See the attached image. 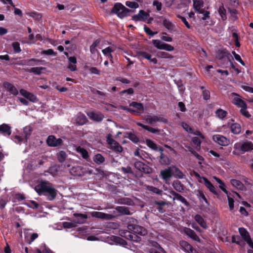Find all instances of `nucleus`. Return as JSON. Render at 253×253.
Segmentation results:
<instances>
[{"label": "nucleus", "mask_w": 253, "mask_h": 253, "mask_svg": "<svg viewBox=\"0 0 253 253\" xmlns=\"http://www.w3.org/2000/svg\"><path fill=\"white\" fill-rule=\"evenodd\" d=\"M36 191L39 195H43L47 196L48 200L51 201L56 196V190L52 185L46 181H41L35 187Z\"/></svg>", "instance_id": "nucleus-1"}, {"label": "nucleus", "mask_w": 253, "mask_h": 253, "mask_svg": "<svg viewBox=\"0 0 253 253\" xmlns=\"http://www.w3.org/2000/svg\"><path fill=\"white\" fill-rule=\"evenodd\" d=\"M127 230H120V234L128 239L133 240V235L131 234L133 233L134 234L144 236L145 235L147 231L146 229L142 226H139L135 224H128L127 226Z\"/></svg>", "instance_id": "nucleus-2"}, {"label": "nucleus", "mask_w": 253, "mask_h": 253, "mask_svg": "<svg viewBox=\"0 0 253 253\" xmlns=\"http://www.w3.org/2000/svg\"><path fill=\"white\" fill-rule=\"evenodd\" d=\"M111 11L116 14L121 18H124L127 15L129 10L122 3L118 2L115 4Z\"/></svg>", "instance_id": "nucleus-3"}, {"label": "nucleus", "mask_w": 253, "mask_h": 253, "mask_svg": "<svg viewBox=\"0 0 253 253\" xmlns=\"http://www.w3.org/2000/svg\"><path fill=\"white\" fill-rule=\"evenodd\" d=\"M253 148V145L251 142H238L234 145V149L240 152L244 153Z\"/></svg>", "instance_id": "nucleus-4"}, {"label": "nucleus", "mask_w": 253, "mask_h": 253, "mask_svg": "<svg viewBox=\"0 0 253 253\" xmlns=\"http://www.w3.org/2000/svg\"><path fill=\"white\" fill-rule=\"evenodd\" d=\"M152 43L155 47L160 50H165L168 51H172L174 49L173 46L165 43L160 40H153Z\"/></svg>", "instance_id": "nucleus-5"}, {"label": "nucleus", "mask_w": 253, "mask_h": 253, "mask_svg": "<svg viewBox=\"0 0 253 253\" xmlns=\"http://www.w3.org/2000/svg\"><path fill=\"white\" fill-rule=\"evenodd\" d=\"M111 136L110 134H109L107 137V142L109 145V148L117 152H122L123 151V147L118 142L113 139Z\"/></svg>", "instance_id": "nucleus-6"}, {"label": "nucleus", "mask_w": 253, "mask_h": 253, "mask_svg": "<svg viewBox=\"0 0 253 253\" xmlns=\"http://www.w3.org/2000/svg\"><path fill=\"white\" fill-rule=\"evenodd\" d=\"M212 139L214 142L220 146H226L230 143V140L229 139L220 134L213 135Z\"/></svg>", "instance_id": "nucleus-7"}, {"label": "nucleus", "mask_w": 253, "mask_h": 253, "mask_svg": "<svg viewBox=\"0 0 253 253\" xmlns=\"http://www.w3.org/2000/svg\"><path fill=\"white\" fill-rule=\"evenodd\" d=\"M144 120L148 124L152 125L157 122L167 123V121L161 116L147 115L144 117Z\"/></svg>", "instance_id": "nucleus-8"}, {"label": "nucleus", "mask_w": 253, "mask_h": 253, "mask_svg": "<svg viewBox=\"0 0 253 253\" xmlns=\"http://www.w3.org/2000/svg\"><path fill=\"white\" fill-rule=\"evenodd\" d=\"M239 232L244 241L248 244L249 247H253V242L247 230L244 228H239Z\"/></svg>", "instance_id": "nucleus-9"}, {"label": "nucleus", "mask_w": 253, "mask_h": 253, "mask_svg": "<svg viewBox=\"0 0 253 253\" xmlns=\"http://www.w3.org/2000/svg\"><path fill=\"white\" fill-rule=\"evenodd\" d=\"M181 249L186 253H199L193 247L185 241H181L179 242Z\"/></svg>", "instance_id": "nucleus-10"}, {"label": "nucleus", "mask_w": 253, "mask_h": 253, "mask_svg": "<svg viewBox=\"0 0 253 253\" xmlns=\"http://www.w3.org/2000/svg\"><path fill=\"white\" fill-rule=\"evenodd\" d=\"M149 17V14L143 10H140L137 14L132 16V19L136 22L139 21H146Z\"/></svg>", "instance_id": "nucleus-11"}, {"label": "nucleus", "mask_w": 253, "mask_h": 253, "mask_svg": "<svg viewBox=\"0 0 253 253\" xmlns=\"http://www.w3.org/2000/svg\"><path fill=\"white\" fill-rule=\"evenodd\" d=\"M90 214L92 217L103 219L110 220L114 217V216L112 214H107L100 211H92Z\"/></svg>", "instance_id": "nucleus-12"}, {"label": "nucleus", "mask_w": 253, "mask_h": 253, "mask_svg": "<svg viewBox=\"0 0 253 253\" xmlns=\"http://www.w3.org/2000/svg\"><path fill=\"white\" fill-rule=\"evenodd\" d=\"M46 143L49 146L55 147L61 144L62 140L60 138L57 139L53 135H50L47 138Z\"/></svg>", "instance_id": "nucleus-13"}, {"label": "nucleus", "mask_w": 253, "mask_h": 253, "mask_svg": "<svg viewBox=\"0 0 253 253\" xmlns=\"http://www.w3.org/2000/svg\"><path fill=\"white\" fill-rule=\"evenodd\" d=\"M20 93L26 99L32 102L38 101V98L35 95L24 89L20 90Z\"/></svg>", "instance_id": "nucleus-14"}, {"label": "nucleus", "mask_w": 253, "mask_h": 253, "mask_svg": "<svg viewBox=\"0 0 253 253\" xmlns=\"http://www.w3.org/2000/svg\"><path fill=\"white\" fill-rule=\"evenodd\" d=\"M87 115L91 120L97 122H101L104 118L103 115L100 112H88Z\"/></svg>", "instance_id": "nucleus-15"}, {"label": "nucleus", "mask_w": 253, "mask_h": 253, "mask_svg": "<svg viewBox=\"0 0 253 253\" xmlns=\"http://www.w3.org/2000/svg\"><path fill=\"white\" fill-rule=\"evenodd\" d=\"M3 86L10 94L13 95H17L18 94V89L12 84L8 82H5L3 83Z\"/></svg>", "instance_id": "nucleus-16"}, {"label": "nucleus", "mask_w": 253, "mask_h": 253, "mask_svg": "<svg viewBox=\"0 0 253 253\" xmlns=\"http://www.w3.org/2000/svg\"><path fill=\"white\" fill-rule=\"evenodd\" d=\"M73 215L76 218L74 222L76 225L84 223L87 218V215L86 214L75 213Z\"/></svg>", "instance_id": "nucleus-17"}, {"label": "nucleus", "mask_w": 253, "mask_h": 253, "mask_svg": "<svg viewBox=\"0 0 253 253\" xmlns=\"http://www.w3.org/2000/svg\"><path fill=\"white\" fill-rule=\"evenodd\" d=\"M202 182L204 183L206 187L213 194L218 195V194L216 190L215 187L212 185V184L206 177H202Z\"/></svg>", "instance_id": "nucleus-18"}, {"label": "nucleus", "mask_w": 253, "mask_h": 253, "mask_svg": "<svg viewBox=\"0 0 253 253\" xmlns=\"http://www.w3.org/2000/svg\"><path fill=\"white\" fill-rule=\"evenodd\" d=\"M160 175L162 178L167 182V181L172 176L171 167L162 170L160 172Z\"/></svg>", "instance_id": "nucleus-19"}, {"label": "nucleus", "mask_w": 253, "mask_h": 253, "mask_svg": "<svg viewBox=\"0 0 253 253\" xmlns=\"http://www.w3.org/2000/svg\"><path fill=\"white\" fill-rule=\"evenodd\" d=\"M145 143L149 148L153 150L160 151L161 153H162L163 151V149L162 147H158L157 145L151 139H147L145 141Z\"/></svg>", "instance_id": "nucleus-20"}, {"label": "nucleus", "mask_w": 253, "mask_h": 253, "mask_svg": "<svg viewBox=\"0 0 253 253\" xmlns=\"http://www.w3.org/2000/svg\"><path fill=\"white\" fill-rule=\"evenodd\" d=\"M172 169V176L175 178L179 179H183L185 177V175L183 174L177 167L175 166H171Z\"/></svg>", "instance_id": "nucleus-21"}, {"label": "nucleus", "mask_w": 253, "mask_h": 253, "mask_svg": "<svg viewBox=\"0 0 253 253\" xmlns=\"http://www.w3.org/2000/svg\"><path fill=\"white\" fill-rule=\"evenodd\" d=\"M169 193L174 196L172 199L173 201L177 200L183 203L185 206L188 205V203L187 200L180 194L176 193L172 190H169Z\"/></svg>", "instance_id": "nucleus-22"}, {"label": "nucleus", "mask_w": 253, "mask_h": 253, "mask_svg": "<svg viewBox=\"0 0 253 253\" xmlns=\"http://www.w3.org/2000/svg\"><path fill=\"white\" fill-rule=\"evenodd\" d=\"M134 167L141 172L148 173V167L143 163L140 161H136L134 164Z\"/></svg>", "instance_id": "nucleus-23"}, {"label": "nucleus", "mask_w": 253, "mask_h": 253, "mask_svg": "<svg viewBox=\"0 0 253 253\" xmlns=\"http://www.w3.org/2000/svg\"><path fill=\"white\" fill-rule=\"evenodd\" d=\"M204 6V2L202 0H193V7L198 13H204V9L202 8Z\"/></svg>", "instance_id": "nucleus-24"}, {"label": "nucleus", "mask_w": 253, "mask_h": 253, "mask_svg": "<svg viewBox=\"0 0 253 253\" xmlns=\"http://www.w3.org/2000/svg\"><path fill=\"white\" fill-rule=\"evenodd\" d=\"M184 233L188 236L189 237H190L191 239L194 240V241H197L200 242V239L199 237L197 236V235L196 234V233L192 230V229L188 228H185L184 229Z\"/></svg>", "instance_id": "nucleus-25"}, {"label": "nucleus", "mask_w": 253, "mask_h": 253, "mask_svg": "<svg viewBox=\"0 0 253 253\" xmlns=\"http://www.w3.org/2000/svg\"><path fill=\"white\" fill-rule=\"evenodd\" d=\"M0 133L9 136L11 133V128L8 125L3 124L0 125Z\"/></svg>", "instance_id": "nucleus-26"}, {"label": "nucleus", "mask_w": 253, "mask_h": 253, "mask_svg": "<svg viewBox=\"0 0 253 253\" xmlns=\"http://www.w3.org/2000/svg\"><path fill=\"white\" fill-rule=\"evenodd\" d=\"M138 55L143 58L149 60L150 62L153 63L154 64L157 63V59L156 58H152V55L146 51H140L138 52Z\"/></svg>", "instance_id": "nucleus-27"}, {"label": "nucleus", "mask_w": 253, "mask_h": 253, "mask_svg": "<svg viewBox=\"0 0 253 253\" xmlns=\"http://www.w3.org/2000/svg\"><path fill=\"white\" fill-rule=\"evenodd\" d=\"M129 105L130 106L133 107L136 109V110H135L136 112L134 113H136L137 114H141L144 110L143 105L141 103H138L137 102L133 101L130 103Z\"/></svg>", "instance_id": "nucleus-28"}, {"label": "nucleus", "mask_w": 253, "mask_h": 253, "mask_svg": "<svg viewBox=\"0 0 253 253\" xmlns=\"http://www.w3.org/2000/svg\"><path fill=\"white\" fill-rule=\"evenodd\" d=\"M231 131L234 134H239L241 131V126L240 124L235 123L229 125Z\"/></svg>", "instance_id": "nucleus-29"}, {"label": "nucleus", "mask_w": 253, "mask_h": 253, "mask_svg": "<svg viewBox=\"0 0 253 253\" xmlns=\"http://www.w3.org/2000/svg\"><path fill=\"white\" fill-rule=\"evenodd\" d=\"M75 121L78 125H83L86 123L87 119L84 114L79 113L77 114Z\"/></svg>", "instance_id": "nucleus-30"}, {"label": "nucleus", "mask_w": 253, "mask_h": 253, "mask_svg": "<svg viewBox=\"0 0 253 253\" xmlns=\"http://www.w3.org/2000/svg\"><path fill=\"white\" fill-rule=\"evenodd\" d=\"M115 50V47L113 46H108L102 50V53L109 59L112 60L113 56L111 52Z\"/></svg>", "instance_id": "nucleus-31"}, {"label": "nucleus", "mask_w": 253, "mask_h": 253, "mask_svg": "<svg viewBox=\"0 0 253 253\" xmlns=\"http://www.w3.org/2000/svg\"><path fill=\"white\" fill-rule=\"evenodd\" d=\"M116 211L119 213L120 215H130L131 214L129 209L126 207L118 206L115 208Z\"/></svg>", "instance_id": "nucleus-32"}, {"label": "nucleus", "mask_w": 253, "mask_h": 253, "mask_svg": "<svg viewBox=\"0 0 253 253\" xmlns=\"http://www.w3.org/2000/svg\"><path fill=\"white\" fill-rule=\"evenodd\" d=\"M194 219L195 221L203 228L206 229L208 227L205 220L200 215H195Z\"/></svg>", "instance_id": "nucleus-33"}, {"label": "nucleus", "mask_w": 253, "mask_h": 253, "mask_svg": "<svg viewBox=\"0 0 253 253\" xmlns=\"http://www.w3.org/2000/svg\"><path fill=\"white\" fill-rule=\"evenodd\" d=\"M93 161L97 165H101L105 161L104 157L100 154L95 155L93 158Z\"/></svg>", "instance_id": "nucleus-34"}, {"label": "nucleus", "mask_w": 253, "mask_h": 253, "mask_svg": "<svg viewBox=\"0 0 253 253\" xmlns=\"http://www.w3.org/2000/svg\"><path fill=\"white\" fill-rule=\"evenodd\" d=\"M111 240L116 244L122 246L126 245V242L124 239L118 236H112L111 237Z\"/></svg>", "instance_id": "nucleus-35"}, {"label": "nucleus", "mask_w": 253, "mask_h": 253, "mask_svg": "<svg viewBox=\"0 0 253 253\" xmlns=\"http://www.w3.org/2000/svg\"><path fill=\"white\" fill-rule=\"evenodd\" d=\"M76 151L80 153L84 159H87L89 157L88 152L84 148L79 146L77 147Z\"/></svg>", "instance_id": "nucleus-36"}, {"label": "nucleus", "mask_w": 253, "mask_h": 253, "mask_svg": "<svg viewBox=\"0 0 253 253\" xmlns=\"http://www.w3.org/2000/svg\"><path fill=\"white\" fill-rule=\"evenodd\" d=\"M173 188L178 192H182L184 190V186L178 180L174 181L172 183Z\"/></svg>", "instance_id": "nucleus-37"}, {"label": "nucleus", "mask_w": 253, "mask_h": 253, "mask_svg": "<svg viewBox=\"0 0 253 253\" xmlns=\"http://www.w3.org/2000/svg\"><path fill=\"white\" fill-rule=\"evenodd\" d=\"M32 131V127L30 126H26L23 128V135L26 141L29 138Z\"/></svg>", "instance_id": "nucleus-38"}, {"label": "nucleus", "mask_w": 253, "mask_h": 253, "mask_svg": "<svg viewBox=\"0 0 253 253\" xmlns=\"http://www.w3.org/2000/svg\"><path fill=\"white\" fill-rule=\"evenodd\" d=\"M67 157V154L63 151H60L57 154V159L60 163L64 162L66 159Z\"/></svg>", "instance_id": "nucleus-39"}, {"label": "nucleus", "mask_w": 253, "mask_h": 253, "mask_svg": "<svg viewBox=\"0 0 253 253\" xmlns=\"http://www.w3.org/2000/svg\"><path fill=\"white\" fill-rule=\"evenodd\" d=\"M227 114V112L221 109H218L215 112L216 116L221 120L224 119L226 116Z\"/></svg>", "instance_id": "nucleus-40"}, {"label": "nucleus", "mask_w": 253, "mask_h": 253, "mask_svg": "<svg viewBox=\"0 0 253 253\" xmlns=\"http://www.w3.org/2000/svg\"><path fill=\"white\" fill-rule=\"evenodd\" d=\"M163 24L168 30L171 31L173 29L174 26L169 20L164 18Z\"/></svg>", "instance_id": "nucleus-41"}, {"label": "nucleus", "mask_w": 253, "mask_h": 253, "mask_svg": "<svg viewBox=\"0 0 253 253\" xmlns=\"http://www.w3.org/2000/svg\"><path fill=\"white\" fill-rule=\"evenodd\" d=\"M230 182L234 187L238 189H242L244 187L242 183L238 180L233 179L231 180Z\"/></svg>", "instance_id": "nucleus-42"}, {"label": "nucleus", "mask_w": 253, "mask_h": 253, "mask_svg": "<svg viewBox=\"0 0 253 253\" xmlns=\"http://www.w3.org/2000/svg\"><path fill=\"white\" fill-rule=\"evenodd\" d=\"M157 56L158 57L165 59H171L173 57L169 53L164 51L159 52L157 53Z\"/></svg>", "instance_id": "nucleus-43"}, {"label": "nucleus", "mask_w": 253, "mask_h": 253, "mask_svg": "<svg viewBox=\"0 0 253 253\" xmlns=\"http://www.w3.org/2000/svg\"><path fill=\"white\" fill-rule=\"evenodd\" d=\"M45 68L42 67H33L28 70L30 73H33L37 75H40L42 71L44 70Z\"/></svg>", "instance_id": "nucleus-44"}, {"label": "nucleus", "mask_w": 253, "mask_h": 253, "mask_svg": "<svg viewBox=\"0 0 253 253\" xmlns=\"http://www.w3.org/2000/svg\"><path fill=\"white\" fill-rule=\"evenodd\" d=\"M62 226L64 228H72L76 227V224L75 222H63Z\"/></svg>", "instance_id": "nucleus-45"}, {"label": "nucleus", "mask_w": 253, "mask_h": 253, "mask_svg": "<svg viewBox=\"0 0 253 253\" xmlns=\"http://www.w3.org/2000/svg\"><path fill=\"white\" fill-rule=\"evenodd\" d=\"M147 189L148 190L159 195L162 194V190L152 186H148Z\"/></svg>", "instance_id": "nucleus-46"}, {"label": "nucleus", "mask_w": 253, "mask_h": 253, "mask_svg": "<svg viewBox=\"0 0 253 253\" xmlns=\"http://www.w3.org/2000/svg\"><path fill=\"white\" fill-rule=\"evenodd\" d=\"M144 152L143 150L137 148L135 149L134 152V155L135 156H137L139 157L141 159H143L144 157Z\"/></svg>", "instance_id": "nucleus-47"}, {"label": "nucleus", "mask_w": 253, "mask_h": 253, "mask_svg": "<svg viewBox=\"0 0 253 253\" xmlns=\"http://www.w3.org/2000/svg\"><path fill=\"white\" fill-rule=\"evenodd\" d=\"M99 41L97 40L95 41L90 46V51L92 54H95L97 52V49H96V47L99 44Z\"/></svg>", "instance_id": "nucleus-48"}, {"label": "nucleus", "mask_w": 253, "mask_h": 253, "mask_svg": "<svg viewBox=\"0 0 253 253\" xmlns=\"http://www.w3.org/2000/svg\"><path fill=\"white\" fill-rule=\"evenodd\" d=\"M125 4L127 6L131 8L136 9L139 7L138 3L135 1H126Z\"/></svg>", "instance_id": "nucleus-49"}, {"label": "nucleus", "mask_w": 253, "mask_h": 253, "mask_svg": "<svg viewBox=\"0 0 253 253\" xmlns=\"http://www.w3.org/2000/svg\"><path fill=\"white\" fill-rule=\"evenodd\" d=\"M161 39L165 42H171L172 41V38L169 36L166 33L163 32L162 33Z\"/></svg>", "instance_id": "nucleus-50"}, {"label": "nucleus", "mask_w": 253, "mask_h": 253, "mask_svg": "<svg viewBox=\"0 0 253 253\" xmlns=\"http://www.w3.org/2000/svg\"><path fill=\"white\" fill-rule=\"evenodd\" d=\"M12 46L13 48L14 51L15 53H19L21 52V49L20 46V43L18 42H13L12 43Z\"/></svg>", "instance_id": "nucleus-51"}, {"label": "nucleus", "mask_w": 253, "mask_h": 253, "mask_svg": "<svg viewBox=\"0 0 253 253\" xmlns=\"http://www.w3.org/2000/svg\"><path fill=\"white\" fill-rule=\"evenodd\" d=\"M38 237V234L37 233H33L30 235V239L28 238V236L26 237V241L28 244H30Z\"/></svg>", "instance_id": "nucleus-52"}, {"label": "nucleus", "mask_w": 253, "mask_h": 253, "mask_svg": "<svg viewBox=\"0 0 253 253\" xmlns=\"http://www.w3.org/2000/svg\"><path fill=\"white\" fill-rule=\"evenodd\" d=\"M128 138L130 140L133 141L134 143H137L139 141L138 138L136 136V135L132 132H129L128 133Z\"/></svg>", "instance_id": "nucleus-53"}, {"label": "nucleus", "mask_w": 253, "mask_h": 253, "mask_svg": "<svg viewBox=\"0 0 253 253\" xmlns=\"http://www.w3.org/2000/svg\"><path fill=\"white\" fill-rule=\"evenodd\" d=\"M218 12H219L220 15L221 16V18L223 20H224L226 18V11L223 6H220L219 8Z\"/></svg>", "instance_id": "nucleus-54"}, {"label": "nucleus", "mask_w": 253, "mask_h": 253, "mask_svg": "<svg viewBox=\"0 0 253 253\" xmlns=\"http://www.w3.org/2000/svg\"><path fill=\"white\" fill-rule=\"evenodd\" d=\"M36 61H38V60H36L35 58H32L29 60H25L22 61V62L20 64L21 65L32 66L33 65L31 63V62Z\"/></svg>", "instance_id": "nucleus-55"}, {"label": "nucleus", "mask_w": 253, "mask_h": 253, "mask_svg": "<svg viewBox=\"0 0 253 253\" xmlns=\"http://www.w3.org/2000/svg\"><path fill=\"white\" fill-rule=\"evenodd\" d=\"M231 97H232V98H233V100H232L233 103L235 105H236L237 104V102H239L241 100H242L240 98L239 96L235 93H232L231 94Z\"/></svg>", "instance_id": "nucleus-56"}, {"label": "nucleus", "mask_w": 253, "mask_h": 253, "mask_svg": "<svg viewBox=\"0 0 253 253\" xmlns=\"http://www.w3.org/2000/svg\"><path fill=\"white\" fill-rule=\"evenodd\" d=\"M197 196L200 200L204 201L206 203H208L207 200L203 193L201 190H198L197 192Z\"/></svg>", "instance_id": "nucleus-57"}, {"label": "nucleus", "mask_w": 253, "mask_h": 253, "mask_svg": "<svg viewBox=\"0 0 253 253\" xmlns=\"http://www.w3.org/2000/svg\"><path fill=\"white\" fill-rule=\"evenodd\" d=\"M228 206L230 211H233L234 208V200L233 198L228 196Z\"/></svg>", "instance_id": "nucleus-58"}, {"label": "nucleus", "mask_w": 253, "mask_h": 253, "mask_svg": "<svg viewBox=\"0 0 253 253\" xmlns=\"http://www.w3.org/2000/svg\"><path fill=\"white\" fill-rule=\"evenodd\" d=\"M42 54L56 55L57 53L54 52L52 49H48L42 51Z\"/></svg>", "instance_id": "nucleus-59"}, {"label": "nucleus", "mask_w": 253, "mask_h": 253, "mask_svg": "<svg viewBox=\"0 0 253 253\" xmlns=\"http://www.w3.org/2000/svg\"><path fill=\"white\" fill-rule=\"evenodd\" d=\"M144 30L147 34L151 36H153L154 35L157 34L158 33L157 32H153L149 28L145 25L144 27Z\"/></svg>", "instance_id": "nucleus-60"}, {"label": "nucleus", "mask_w": 253, "mask_h": 253, "mask_svg": "<svg viewBox=\"0 0 253 253\" xmlns=\"http://www.w3.org/2000/svg\"><path fill=\"white\" fill-rule=\"evenodd\" d=\"M241 113L247 118H249L251 117V115L249 112L247 110V108H244L240 110Z\"/></svg>", "instance_id": "nucleus-61"}, {"label": "nucleus", "mask_w": 253, "mask_h": 253, "mask_svg": "<svg viewBox=\"0 0 253 253\" xmlns=\"http://www.w3.org/2000/svg\"><path fill=\"white\" fill-rule=\"evenodd\" d=\"M7 203V200L4 197L1 196L0 198V207L1 209H3Z\"/></svg>", "instance_id": "nucleus-62"}, {"label": "nucleus", "mask_w": 253, "mask_h": 253, "mask_svg": "<svg viewBox=\"0 0 253 253\" xmlns=\"http://www.w3.org/2000/svg\"><path fill=\"white\" fill-rule=\"evenodd\" d=\"M192 142L197 146L200 147L201 144L202 143L201 141L200 140V139L197 137H194L192 138Z\"/></svg>", "instance_id": "nucleus-63"}, {"label": "nucleus", "mask_w": 253, "mask_h": 253, "mask_svg": "<svg viewBox=\"0 0 253 253\" xmlns=\"http://www.w3.org/2000/svg\"><path fill=\"white\" fill-rule=\"evenodd\" d=\"M181 126L183 128L188 132L191 133L192 132V128L191 127L187 124L185 123H182L181 124Z\"/></svg>", "instance_id": "nucleus-64"}]
</instances>
